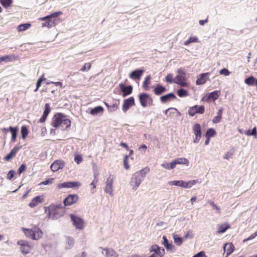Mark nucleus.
Returning a JSON list of instances; mask_svg holds the SVG:
<instances>
[{
    "mask_svg": "<svg viewBox=\"0 0 257 257\" xmlns=\"http://www.w3.org/2000/svg\"><path fill=\"white\" fill-rule=\"evenodd\" d=\"M52 125L55 128L65 130L70 127L71 121L62 113H59L53 116L52 121Z\"/></svg>",
    "mask_w": 257,
    "mask_h": 257,
    "instance_id": "f257e3e1",
    "label": "nucleus"
},
{
    "mask_svg": "<svg viewBox=\"0 0 257 257\" xmlns=\"http://www.w3.org/2000/svg\"><path fill=\"white\" fill-rule=\"evenodd\" d=\"M149 172L150 169L145 167L133 174L131 181V185L133 186V190H136L137 189Z\"/></svg>",
    "mask_w": 257,
    "mask_h": 257,
    "instance_id": "f03ea898",
    "label": "nucleus"
},
{
    "mask_svg": "<svg viewBox=\"0 0 257 257\" xmlns=\"http://www.w3.org/2000/svg\"><path fill=\"white\" fill-rule=\"evenodd\" d=\"M23 230L27 237L33 240H38L43 235L42 231L36 225L29 229L23 228Z\"/></svg>",
    "mask_w": 257,
    "mask_h": 257,
    "instance_id": "7ed1b4c3",
    "label": "nucleus"
},
{
    "mask_svg": "<svg viewBox=\"0 0 257 257\" xmlns=\"http://www.w3.org/2000/svg\"><path fill=\"white\" fill-rule=\"evenodd\" d=\"M64 213V209L61 204H51L48 208V214L49 217L58 218L62 216Z\"/></svg>",
    "mask_w": 257,
    "mask_h": 257,
    "instance_id": "20e7f679",
    "label": "nucleus"
},
{
    "mask_svg": "<svg viewBox=\"0 0 257 257\" xmlns=\"http://www.w3.org/2000/svg\"><path fill=\"white\" fill-rule=\"evenodd\" d=\"M62 14L61 12L54 13L49 16L45 17L40 18L39 19L41 21H46L42 25L43 27L51 28L55 26L56 18Z\"/></svg>",
    "mask_w": 257,
    "mask_h": 257,
    "instance_id": "39448f33",
    "label": "nucleus"
},
{
    "mask_svg": "<svg viewBox=\"0 0 257 257\" xmlns=\"http://www.w3.org/2000/svg\"><path fill=\"white\" fill-rule=\"evenodd\" d=\"M139 99L141 105L143 107L153 105V99L148 93L144 92L140 93L139 95Z\"/></svg>",
    "mask_w": 257,
    "mask_h": 257,
    "instance_id": "423d86ee",
    "label": "nucleus"
},
{
    "mask_svg": "<svg viewBox=\"0 0 257 257\" xmlns=\"http://www.w3.org/2000/svg\"><path fill=\"white\" fill-rule=\"evenodd\" d=\"M70 217L72 221L73 225L80 230L83 229L84 227L85 223L83 219L74 214H70Z\"/></svg>",
    "mask_w": 257,
    "mask_h": 257,
    "instance_id": "0eeeda50",
    "label": "nucleus"
},
{
    "mask_svg": "<svg viewBox=\"0 0 257 257\" xmlns=\"http://www.w3.org/2000/svg\"><path fill=\"white\" fill-rule=\"evenodd\" d=\"M81 185L79 182H66L62 183H59L57 185V188L60 189L64 188H79Z\"/></svg>",
    "mask_w": 257,
    "mask_h": 257,
    "instance_id": "6e6552de",
    "label": "nucleus"
},
{
    "mask_svg": "<svg viewBox=\"0 0 257 257\" xmlns=\"http://www.w3.org/2000/svg\"><path fill=\"white\" fill-rule=\"evenodd\" d=\"M205 108L203 105H195L189 107L188 112L190 116H193L195 114H203L204 112Z\"/></svg>",
    "mask_w": 257,
    "mask_h": 257,
    "instance_id": "1a4fd4ad",
    "label": "nucleus"
},
{
    "mask_svg": "<svg viewBox=\"0 0 257 257\" xmlns=\"http://www.w3.org/2000/svg\"><path fill=\"white\" fill-rule=\"evenodd\" d=\"M79 200V196L77 194H70L63 201L65 206H70L76 203Z\"/></svg>",
    "mask_w": 257,
    "mask_h": 257,
    "instance_id": "9d476101",
    "label": "nucleus"
},
{
    "mask_svg": "<svg viewBox=\"0 0 257 257\" xmlns=\"http://www.w3.org/2000/svg\"><path fill=\"white\" fill-rule=\"evenodd\" d=\"M18 244L21 246L20 249L23 254L28 253L31 250V246L27 241L19 240Z\"/></svg>",
    "mask_w": 257,
    "mask_h": 257,
    "instance_id": "9b49d317",
    "label": "nucleus"
},
{
    "mask_svg": "<svg viewBox=\"0 0 257 257\" xmlns=\"http://www.w3.org/2000/svg\"><path fill=\"white\" fill-rule=\"evenodd\" d=\"M65 166V162L63 160H58L55 161L51 165L50 168L53 172H56L62 169Z\"/></svg>",
    "mask_w": 257,
    "mask_h": 257,
    "instance_id": "f8f14e48",
    "label": "nucleus"
},
{
    "mask_svg": "<svg viewBox=\"0 0 257 257\" xmlns=\"http://www.w3.org/2000/svg\"><path fill=\"white\" fill-rule=\"evenodd\" d=\"M144 72L145 70L143 68L137 69L130 74V78L134 80H139Z\"/></svg>",
    "mask_w": 257,
    "mask_h": 257,
    "instance_id": "ddd939ff",
    "label": "nucleus"
},
{
    "mask_svg": "<svg viewBox=\"0 0 257 257\" xmlns=\"http://www.w3.org/2000/svg\"><path fill=\"white\" fill-rule=\"evenodd\" d=\"M113 182V177L112 176H109L106 182V186L105 191L106 193L109 194L110 195H112L113 189H112V184Z\"/></svg>",
    "mask_w": 257,
    "mask_h": 257,
    "instance_id": "4468645a",
    "label": "nucleus"
},
{
    "mask_svg": "<svg viewBox=\"0 0 257 257\" xmlns=\"http://www.w3.org/2000/svg\"><path fill=\"white\" fill-rule=\"evenodd\" d=\"M186 80V75H177L174 82L181 86L185 87L188 85V83L185 82Z\"/></svg>",
    "mask_w": 257,
    "mask_h": 257,
    "instance_id": "2eb2a0df",
    "label": "nucleus"
},
{
    "mask_svg": "<svg viewBox=\"0 0 257 257\" xmlns=\"http://www.w3.org/2000/svg\"><path fill=\"white\" fill-rule=\"evenodd\" d=\"M209 72L200 74L196 80V84L198 85L205 84L207 80L209 79L207 76L209 75Z\"/></svg>",
    "mask_w": 257,
    "mask_h": 257,
    "instance_id": "dca6fc26",
    "label": "nucleus"
},
{
    "mask_svg": "<svg viewBox=\"0 0 257 257\" xmlns=\"http://www.w3.org/2000/svg\"><path fill=\"white\" fill-rule=\"evenodd\" d=\"M43 200L44 199L42 196H37L32 199L29 204V206L31 208H34L42 203Z\"/></svg>",
    "mask_w": 257,
    "mask_h": 257,
    "instance_id": "f3484780",
    "label": "nucleus"
},
{
    "mask_svg": "<svg viewBox=\"0 0 257 257\" xmlns=\"http://www.w3.org/2000/svg\"><path fill=\"white\" fill-rule=\"evenodd\" d=\"M176 98L175 94L171 92L160 97V100L163 103H165L169 101H171Z\"/></svg>",
    "mask_w": 257,
    "mask_h": 257,
    "instance_id": "a211bd4d",
    "label": "nucleus"
},
{
    "mask_svg": "<svg viewBox=\"0 0 257 257\" xmlns=\"http://www.w3.org/2000/svg\"><path fill=\"white\" fill-rule=\"evenodd\" d=\"M170 185H174L176 186L181 187L184 188H188L187 185V182L183 180H174L170 181L168 182Z\"/></svg>",
    "mask_w": 257,
    "mask_h": 257,
    "instance_id": "6ab92c4d",
    "label": "nucleus"
},
{
    "mask_svg": "<svg viewBox=\"0 0 257 257\" xmlns=\"http://www.w3.org/2000/svg\"><path fill=\"white\" fill-rule=\"evenodd\" d=\"M163 241L162 244L165 247L167 250L174 251L173 249L175 248V246L173 245L172 242H169L167 237L165 235L163 236Z\"/></svg>",
    "mask_w": 257,
    "mask_h": 257,
    "instance_id": "aec40b11",
    "label": "nucleus"
},
{
    "mask_svg": "<svg viewBox=\"0 0 257 257\" xmlns=\"http://www.w3.org/2000/svg\"><path fill=\"white\" fill-rule=\"evenodd\" d=\"M223 249L224 251L226 250V255L225 257H227L233 252L234 247L232 243H225L224 244Z\"/></svg>",
    "mask_w": 257,
    "mask_h": 257,
    "instance_id": "412c9836",
    "label": "nucleus"
},
{
    "mask_svg": "<svg viewBox=\"0 0 257 257\" xmlns=\"http://www.w3.org/2000/svg\"><path fill=\"white\" fill-rule=\"evenodd\" d=\"M166 91V88L160 84H157L154 89V93L157 95H160Z\"/></svg>",
    "mask_w": 257,
    "mask_h": 257,
    "instance_id": "4be33fe9",
    "label": "nucleus"
},
{
    "mask_svg": "<svg viewBox=\"0 0 257 257\" xmlns=\"http://www.w3.org/2000/svg\"><path fill=\"white\" fill-rule=\"evenodd\" d=\"M220 95V91L215 90L209 93L207 100H216Z\"/></svg>",
    "mask_w": 257,
    "mask_h": 257,
    "instance_id": "5701e85b",
    "label": "nucleus"
},
{
    "mask_svg": "<svg viewBox=\"0 0 257 257\" xmlns=\"http://www.w3.org/2000/svg\"><path fill=\"white\" fill-rule=\"evenodd\" d=\"M10 131L12 133L11 141L12 142H15L16 141L19 128L18 127H13L12 126H10Z\"/></svg>",
    "mask_w": 257,
    "mask_h": 257,
    "instance_id": "b1692460",
    "label": "nucleus"
},
{
    "mask_svg": "<svg viewBox=\"0 0 257 257\" xmlns=\"http://www.w3.org/2000/svg\"><path fill=\"white\" fill-rule=\"evenodd\" d=\"M244 134L247 136H253L254 139H257V129L255 126L251 130H246Z\"/></svg>",
    "mask_w": 257,
    "mask_h": 257,
    "instance_id": "393cba45",
    "label": "nucleus"
},
{
    "mask_svg": "<svg viewBox=\"0 0 257 257\" xmlns=\"http://www.w3.org/2000/svg\"><path fill=\"white\" fill-rule=\"evenodd\" d=\"M223 112V108H220L219 109L217 112V115L215 116L213 119L212 122L214 123H217L221 121L222 118V114Z\"/></svg>",
    "mask_w": 257,
    "mask_h": 257,
    "instance_id": "a878e982",
    "label": "nucleus"
},
{
    "mask_svg": "<svg viewBox=\"0 0 257 257\" xmlns=\"http://www.w3.org/2000/svg\"><path fill=\"white\" fill-rule=\"evenodd\" d=\"M19 149V148L16 147L13 148L11 152L5 157V160L8 161L11 160L16 155Z\"/></svg>",
    "mask_w": 257,
    "mask_h": 257,
    "instance_id": "bb28decb",
    "label": "nucleus"
},
{
    "mask_svg": "<svg viewBox=\"0 0 257 257\" xmlns=\"http://www.w3.org/2000/svg\"><path fill=\"white\" fill-rule=\"evenodd\" d=\"M193 130L195 136H202L201 128L200 124L198 123H195L193 126Z\"/></svg>",
    "mask_w": 257,
    "mask_h": 257,
    "instance_id": "cd10ccee",
    "label": "nucleus"
},
{
    "mask_svg": "<svg viewBox=\"0 0 257 257\" xmlns=\"http://www.w3.org/2000/svg\"><path fill=\"white\" fill-rule=\"evenodd\" d=\"M105 251L106 257H117V253L113 249L109 248L103 249Z\"/></svg>",
    "mask_w": 257,
    "mask_h": 257,
    "instance_id": "c85d7f7f",
    "label": "nucleus"
},
{
    "mask_svg": "<svg viewBox=\"0 0 257 257\" xmlns=\"http://www.w3.org/2000/svg\"><path fill=\"white\" fill-rule=\"evenodd\" d=\"M175 161L176 162L177 165L178 164H183L186 166H188L189 164V160L185 158H179L175 159Z\"/></svg>",
    "mask_w": 257,
    "mask_h": 257,
    "instance_id": "c756f323",
    "label": "nucleus"
},
{
    "mask_svg": "<svg viewBox=\"0 0 257 257\" xmlns=\"http://www.w3.org/2000/svg\"><path fill=\"white\" fill-rule=\"evenodd\" d=\"M16 57L14 55H5L1 57L2 62H8L15 60Z\"/></svg>",
    "mask_w": 257,
    "mask_h": 257,
    "instance_id": "7c9ffc66",
    "label": "nucleus"
},
{
    "mask_svg": "<svg viewBox=\"0 0 257 257\" xmlns=\"http://www.w3.org/2000/svg\"><path fill=\"white\" fill-rule=\"evenodd\" d=\"M229 228V225L227 224H223L220 225L217 229V232L219 233L225 232L228 228Z\"/></svg>",
    "mask_w": 257,
    "mask_h": 257,
    "instance_id": "2f4dec72",
    "label": "nucleus"
},
{
    "mask_svg": "<svg viewBox=\"0 0 257 257\" xmlns=\"http://www.w3.org/2000/svg\"><path fill=\"white\" fill-rule=\"evenodd\" d=\"M151 80V76L150 75L145 78L143 85L144 89L148 90L149 89V85L150 84Z\"/></svg>",
    "mask_w": 257,
    "mask_h": 257,
    "instance_id": "473e14b6",
    "label": "nucleus"
},
{
    "mask_svg": "<svg viewBox=\"0 0 257 257\" xmlns=\"http://www.w3.org/2000/svg\"><path fill=\"white\" fill-rule=\"evenodd\" d=\"M177 94L179 97H183L188 95V92L185 89L180 88L177 91Z\"/></svg>",
    "mask_w": 257,
    "mask_h": 257,
    "instance_id": "72a5a7b5",
    "label": "nucleus"
},
{
    "mask_svg": "<svg viewBox=\"0 0 257 257\" xmlns=\"http://www.w3.org/2000/svg\"><path fill=\"white\" fill-rule=\"evenodd\" d=\"M31 27V24L29 23L23 24L19 25L18 27V31L22 32L28 29Z\"/></svg>",
    "mask_w": 257,
    "mask_h": 257,
    "instance_id": "f704fd0d",
    "label": "nucleus"
},
{
    "mask_svg": "<svg viewBox=\"0 0 257 257\" xmlns=\"http://www.w3.org/2000/svg\"><path fill=\"white\" fill-rule=\"evenodd\" d=\"M216 131L213 128H208L205 135V137H213L216 135Z\"/></svg>",
    "mask_w": 257,
    "mask_h": 257,
    "instance_id": "c9c22d12",
    "label": "nucleus"
},
{
    "mask_svg": "<svg viewBox=\"0 0 257 257\" xmlns=\"http://www.w3.org/2000/svg\"><path fill=\"white\" fill-rule=\"evenodd\" d=\"M103 110L102 107L99 106L94 107L90 110V113L92 115H95Z\"/></svg>",
    "mask_w": 257,
    "mask_h": 257,
    "instance_id": "e433bc0d",
    "label": "nucleus"
},
{
    "mask_svg": "<svg viewBox=\"0 0 257 257\" xmlns=\"http://www.w3.org/2000/svg\"><path fill=\"white\" fill-rule=\"evenodd\" d=\"M198 42V39L197 37H191L184 43V45H188L191 43Z\"/></svg>",
    "mask_w": 257,
    "mask_h": 257,
    "instance_id": "4c0bfd02",
    "label": "nucleus"
},
{
    "mask_svg": "<svg viewBox=\"0 0 257 257\" xmlns=\"http://www.w3.org/2000/svg\"><path fill=\"white\" fill-rule=\"evenodd\" d=\"M173 239L174 240V242L178 246L182 244L183 241V238L179 237L178 235L174 234L173 235Z\"/></svg>",
    "mask_w": 257,
    "mask_h": 257,
    "instance_id": "58836bf2",
    "label": "nucleus"
},
{
    "mask_svg": "<svg viewBox=\"0 0 257 257\" xmlns=\"http://www.w3.org/2000/svg\"><path fill=\"white\" fill-rule=\"evenodd\" d=\"M21 133L22 139H25L29 133L27 127L25 125L22 126L21 127Z\"/></svg>",
    "mask_w": 257,
    "mask_h": 257,
    "instance_id": "ea45409f",
    "label": "nucleus"
},
{
    "mask_svg": "<svg viewBox=\"0 0 257 257\" xmlns=\"http://www.w3.org/2000/svg\"><path fill=\"white\" fill-rule=\"evenodd\" d=\"M1 5L5 8L10 7L13 3V0H0Z\"/></svg>",
    "mask_w": 257,
    "mask_h": 257,
    "instance_id": "a19ab883",
    "label": "nucleus"
},
{
    "mask_svg": "<svg viewBox=\"0 0 257 257\" xmlns=\"http://www.w3.org/2000/svg\"><path fill=\"white\" fill-rule=\"evenodd\" d=\"M119 87L121 91L123 92V96L128 94V86H125L124 84H120Z\"/></svg>",
    "mask_w": 257,
    "mask_h": 257,
    "instance_id": "79ce46f5",
    "label": "nucleus"
},
{
    "mask_svg": "<svg viewBox=\"0 0 257 257\" xmlns=\"http://www.w3.org/2000/svg\"><path fill=\"white\" fill-rule=\"evenodd\" d=\"M51 108L49 103H46L45 105V110L43 112V114L45 116H48L49 113L50 112Z\"/></svg>",
    "mask_w": 257,
    "mask_h": 257,
    "instance_id": "37998d69",
    "label": "nucleus"
},
{
    "mask_svg": "<svg viewBox=\"0 0 257 257\" xmlns=\"http://www.w3.org/2000/svg\"><path fill=\"white\" fill-rule=\"evenodd\" d=\"M91 67V64L90 63H85L84 66L81 68L80 70L81 71H88L90 69Z\"/></svg>",
    "mask_w": 257,
    "mask_h": 257,
    "instance_id": "c03bdc74",
    "label": "nucleus"
},
{
    "mask_svg": "<svg viewBox=\"0 0 257 257\" xmlns=\"http://www.w3.org/2000/svg\"><path fill=\"white\" fill-rule=\"evenodd\" d=\"M159 249H160V246H159L157 244H154L151 246L150 250L151 252L154 251V253H158Z\"/></svg>",
    "mask_w": 257,
    "mask_h": 257,
    "instance_id": "a18cd8bd",
    "label": "nucleus"
},
{
    "mask_svg": "<svg viewBox=\"0 0 257 257\" xmlns=\"http://www.w3.org/2000/svg\"><path fill=\"white\" fill-rule=\"evenodd\" d=\"M219 73L220 74L223 75L224 76H228L230 74V72L227 69L223 68L220 70Z\"/></svg>",
    "mask_w": 257,
    "mask_h": 257,
    "instance_id": "49530a36",
    "label": "nucleus"
},
{
    "mask_svg": "<svg viewBox=\"0 0 257 257\" xmlns=\"http://www.w3.org/2000/svg\"><path fill=\"white\" fill-rule=\"evenodd\" d=\"M165 79H166V82H167L169 83H172L174 82V81L173 80V75L172 74H168L166 76Z\"/></svg>",
    "mask_w": 257,
    "mask_h": 257,
    "instance_id": "de8ad7c7",
    "label": "nucleus"
},
{
    "mask_svg": "<svg viewBox=\"0 0 257 257\" xmlns=\"http://www.w3.org/2000/svg\"><path fill=\"white\" fill-rule=\"evenodd\" d=\"M128 109V99L124 100V104L123 105L122 110L124 112H125Z\"/></svg>",
    "mask_w": 257,
    "mask_h": 257,
    "instance_id": "09e8293b",
    "label": "nucleus"
},
{
    "mask_svg": "<svg viewBox=\"0 0 257 257\" xmlns=\"http://www.w3.org/2000/svg\"><path fill=\"white\" fill-rule=\"evenodd\" d=\"M256 236H257V231H256L254 233H253V234H251L248 237L244 239L243 240V242H246V241H247L248 240L252 239L254 238H255Z\"/></svg>",
    "mask_w": 257,
    "mask_h": 257,
    "instance_id": "8fccbe9b",
    "label": "nucleus"
},
{
    "mask_svg": "<svg viewBox=\"0 0 257 257\" xmlns=\"http://www.w3.org/2000/svg\"><path fill=\"white\" fill-rule=\"evenodd\" d=\"M74 161L77 164H79L82 161V157L80 155H76L74 158Z\"/></svg>",
    "mask_w": 257,
    "mask_h": 257,
    "instance_id": "3c124183",
    "label": "nucleus"
},
{
    "mask_svg": "<svg viewBox=\"0 0 257 257\" xmlns=\"http://www.w3.org/2000/svg\"><path fill=\"white\" fill-rule=\"evenodd\" d=\"M54 180V178L48 179L45 180L44 181L42 182L40 184L46 185L49 184H52Z\"/></svg>",
    "mask_w": 257,
    "mask_h": 257,
    "instance_id": "603ef678",
    "label": "nucleus"
},
{
    "mask_svg": "<svg viewBox=\"0 0 257 257\" xmlns=\"http://www.w3.org/2000/svg\"><path fill=\"white\" fill-rule=\"evenodd\" d=\"M194 237V235L192 233V232L189 230L185 234V235L184 236V238H192Z\"/></svg>",
    "mask_w": 257,
    "mask_h": 257,
    "instance_id": "864d4df0",
    "label": "nucleus"
},
{
    "mask_svg": "<svg viewBox=\"0 0 257 257\" xmlns=\"http://www.w3.org/2000/svg\"><path fill=\"white\" fill-rule=\"evenodd\" d=\"M98 178H97L96 175H94V179L93 180V181L90 184V185L92 186V189H94L96 188V184L98 182Z\"/></svg>",
    "mask_w": 257,
    "mask_h": 257,
    "instance_id": "5fc2aeb1",
    "label": "nucleus"
},
{
    "mask_svg": "<svg viewBox=\"0 0 257 257\" xmlns=\"http://www.w3.org/2000/svg\"><path fill=\"white\" fill-rule=\"evenodd\" d=\"M15 173V172L14 171H13V170L10 171L7 174V179L10 180H11L12 179V178L14 177Z\"/></svg>",
    "mask_w": 257,
    "mask_h": 257,
    "instance_id": "6e6d98bb",
    "label": "nucleus"
},
{
    "mask_svg": "<svg viewBox=\"0 0 257 257\" xmlns=\"http://www.w3.org/2000/svg\"><path fill=\"white\" fill-rule=\"evenodd\" d=\"M26 166L25 165H24V164L21 165L18 170L19 174H21L22 173L24 172L26 170Z\"/></svg>",
    "mask_w": 257,
    "mask_h": 257,
    "instance_id": "4d7b16f0",
    "label": "nucleus"
},
{
    "mask_svg": "<svg viewBox=\"0 0 257 257\" xmlns=\"http://www.w3.org/2000/svg\"><path fill=\"white\" fill-rule=\"evenodd\" d=\"M197 182V180H193L187 182L188 188H190L193 185H195Z\"/></svg>",
    "mask_w": 257,
    "mask_h": 257,
    "instance_id": "13d9d810",
    "label": "nucleus"
},
{
    "mask_svg": "<svg viewBox=\"0 0 257 257\" xmlns=\"http://www.w3.org/2000/svg\"><path fill=\"white\" fill-rule=\"evenodd\" d=\"M192 257H206V256L204 251H201L198 252L197 253H196V254H195L194 255H193Z\"/></svg>",
    "mask_w": 257,
    "mask_h": 257,
    "instance_id": "bf43d9fd",
    "label": "nucleus"
},
{
    "mask_svg": "<svg viewBox=\"0 0 257 257\" xmlns=\"http://www.w3.org/2000/svg\"><path fill=\"white\" fill-rule=\"evenodd\" d=\"M158 253L159 255H160L159 257H163L165 253V250L164 248L160 247V249H159Z\"/></svg>",
    "mask_w": 257,
    "mask_h": 257,
    "instance_id": "052dcab7",
    "label": "nucleus"
},
{
    "mask_svg": "<svg viewBox=\"0 0 257 257\" xmlns=\"http://www.w3.org/2000/svg\"><path fill=\"white\" fill-rule=\"evenodd\" d=\"M127 158H128V156L125 155L124 157V158L123 159L124 167L126 169H127L128 168V165L127 164Z\"/></svg>",
    "mask_w": 257,
    "mask_h": 257,
    "instance_id": "680f3d73",
    "label": "nucleus"
},
{
    "mask_svg": "<svg viewBox=\"0 0 257 257\" xmlns=\"http://www.w3.org/2000/svg\"><path fill=\"white\" fill-rule=\"evenodd\" d=\"M147 150V146L145 145H142L140 148H139V151L141 152V153L144 154L146 152Z\"/></svg>",
    "mask_w": 257,
    "mask_h": 257,
    "instance_id": "e2e57ef3",
    "label": "nucleus"
},
{
    "mask_svg": "<svg viewBox=\"0 0 257 257\" xmlns=\"http://www.w3.org/2000/svg\"><path fill=\"white\" fill-rule=\"evenodd\" d=\"M41 83H42V80L41 79H38L37 82V83H36V88L34 90L35 92H36V91H38V89L39 88V87L41 85Z\"/></svg>",
    "mask_w": 257,
    "mask_h": 257,
    "instance_id": "0e129e2a",
    "label": "nucleus"
},
{
    "mask_svg": "<svg viewBox=\"0 0 257 257\" xmlns=\"http://www.w3.org/2000/svg\"><path fill=\"white\" fill-rule=\"evenodd\" d=\"M233 154L231 152H227L226 154H225L223 157V158L224 159H226V160H228L229 159V158H230L231 157V156H232Z\"/></svg>",
    "mask_w": 257,
    "mask_h": 257,
    "instance_id": "69168bd1",
    "label": "nucleus"
},
{
    "mask_svg": "<svg viewBox=\"0 0 257 257\" xmlns=\"http://www.w3.org/2000/svg\"><path fill=\"white\" fill-rule=\"evenodd\" d=\"M170 169H174V168H175L177 164H176V161L174 160H173L172 162L170 163Z\"/></svg>",
    "mask_w": 257,
    "mask_h": 257,
    "instance_id": "338daca9",
    "label": "nucleus"
},
{
    "mask_svg": "<svg viewBox=\"0 0 257 257\" xmlns=\"http://www.w3.org/2000/svg\"><path fill=\"white\" fill-rule=\"evenodd\" d=\"M170 163H164L163 164H161V166L163 167V168L166 169H168V170H170Z\"/></svg>",
    "mask_w": 257,
    "mask_h": 257,
    "instance_id": "774afa93",
    "label": "nucleus"
}]
</instances>
